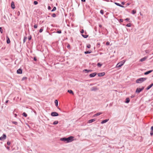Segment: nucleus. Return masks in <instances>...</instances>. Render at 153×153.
I'll return each instance as SVG.
<instances>
[{"label":"nucleus","instance_id":"obj_1","mask_svg":"<svg viewBox=\"0 0 153 153\" xmlns=\"http://www.w3.org/2000/svg\"><path fill=\"white\" fill-rule=\"evenodd\" d=\"M74 137L73 136H71L68 138L63 137L60 138V140L62 141L65 142L66 143H69L72 142L73 140V139Z\"/></svg>","mask_w":153,"mask_h":153},{"label":"nucleus","instance_id":"obj_2","mask_svg":"<svg viewBox=\"0 0 153 153\" xmlns=\"http://www.w3.org/2000/svg\"><path fill=\"white\" fill-rule=\"evenodd\" d=\"M147 79L146 78H141L136 80V82L137 83H140L145 81Z\"/></svg>","mask_w":153,"mask_h":153},{"label":"nucleus","instance_id":"obj_3","mask_svg":"<svg viewBox=\"0 0 153 153\" xmlns=\"http://www.w3.org/2000/svg\"><path fill=\"white\" fill-rule=\"evenodd\" d=\"M123 61L118 63H117L116 66V68H120L125 63V61Z\"/></svg>","mask_w":153,"mask_h":153},{"label":"nucleus","instance_id":"obj_4","mask_svg":"<svg viewBox=\"0 0 153 153\" xmlns=\"http://www.w3.org/2000/svg\"><path fill=\"white\" fill-rule=\"evenodd\" d=\"M144 87H142L141 88H137L135 91V92L137 93H139L142 91L144 89Z\"/></svg>","mask_w":153,"mask_h":153},{"label":"nucleus","instance_id":"obj_5","mask_svg":"<svg viewBox=\"0 0 153 153\" xmlns=\"http://www.w3.org/2000/svg\"><path fill=\"white\" fill-rule=\"evenodd\" d=\"M51 115L52 117H56L59 116V114L56 112H53L51 113Z\"/></svg>","mask_w":153,"mask_h":153},{"label":"nucleus","instance_id":"obj_6","mask_svg":"<svg viewBox=\"0 0 153 153\" xmlns=\"http://www.w3.org/2000/svg\"><path fill=\"white\" fill-rule=\"evenodd\" d=\"M6 138V135L5 134H4L2 136L0 137V140H5Z\"/></svg>","mask_w":153,"mask_h":153},{"label":"nucleus","instance_id":"obj_7","mask_svg":"<svg viewBox=\"0 0 153 153\" xmlns=\"http://www.w3.org/2000/svg\"><path fill=\"white\" fill-rule=\"evenodd\" d=\"M98 89L97 87V86L93 87L91 88V91H96Z\"/></svg>","mask_w":153,"mask_h":153},{"label":"nucleus","instance_id":"obj_8","mask_svg":"<svg viewBox=\"0 0 153 153\" xmlns=\"http://www.w3.org/2000/svg\"><path fill=\"white\" fill-rule=\"evenodd\" d=\"M97 74V73L95 72L93 73L90 74L89 75V76L90 77H94Z\"/></svg>","mask_w":153,"mask_h":153},{"label":"nucleus","instance_id":"obj_9","mask_svg":"<svg viewBox=\"0 0 153 153\" xmlns=\"http://www.w3.org/2000/svg\"><path fill=\"white\" fill-rule=\"evenodd\" d=\"M105 74V72H102V73H100L98 74L97 75L99 77L102 76H104Z\"/></svg>","mask_w":153,"mask_h":153},{"label":"nucleus","instance_id":"obj_10","mask_svg":"<svg viewBox=\"0 0 153 153\" xmlns=\"http://www.w3.org/2000/svg\"><path fill=\"white\" fill-rule=\"evenodd\" d=\"M148 56H146L144 57L143 58H142V59H140V62H143L144 61H145L147 58Z\"/></svg>","mask_w":153,"mask_h":153},{"label":"nucleus","instance_id":"obj_11","mask_svg":"<svg viewBox=\"0 0 153 153\" xmlns=\"http://www.w3.org/2000/svg\"><path fill=\"white\" fill-rule=\"evenodd\" d=\"M22 69L21 68H19L17 71V73L18 74H22Z\"/></svg>","mask_w":153,"mask_h":153},{"label":"nucleus","instance_id":"obj_12","mask_svg":"<svg viewBox=\"0 0 153 153\" xmlns=\"http://www.w3.org/2000/svg\"><path fill=\"white\" fill-rule=\"evenodd\" d=\"M11 6L12 8L13 9H14L15 8L14 3V2H13V1L12 2Z\"/></svg>","mask_w":153,"mask_h":153},{"label":"nucleus","instance_id":"obj_13","mask_svg":"<svg viewBox=\"0 0 153 153\" xmlns=\"http://www.w3.org/2000/svg\"><path fill=\"white\" fill-rule=\"evenodd\" d=\"M152 71H153L152 70H151L148 71H146V72H145L144 73V74L145 75L148 74H149V73H151V72H152Z\"/></svg>","mask_w":153,"mask_h":153},{"label":"nucleus","instance_id":"obj_14","mask_svg":"<svg viewBox=\"0 0 153 153\" xmlns=\"http://www.w3.org/2000/svg\"><path fill=\"white\" fill-rule=\"evenodd\" d=\"M102 114V112H98V113L95 114L94 115H93V117H97V116H98L99 115L101 114Z\"/></svg>","mask_w":153,"mask_h":153},{"label":"nucleus","instance_id":"obj_15","mask_svg":"<svg viewBox=\"0 0 153 153\" xmlns=\"http://www.w3.org/2000/svg\"><path fill=\"white\" fill-rule=\"evenodd\" d=\"M108 120H109V119H108L105 120H102L101 122V124L107 122H108Z\"/></svg>","mask_w":153,"mask_h":153},{"label":"nucleus","instance_id":"obj_16","mask_svg":"<svg viewBox=\"0 0 153 153\" xmlns=\"http://www.w3.org/2000/svg\"><path fill=\"white\" fill-rule=\"evenodd\" d=\"M114 4L116 5H117L118 6H119V7H124V6H123V5H121V4H119V3H117V2H115L114 3Z\"/></svg>","mask_w":153,"mask_h":153},{"label":"nucleus","instance_id":"obj_17","mask_svg":"<svg viewBox=\"0 0 153 153\" xmlns=\"http://www.w3.org/2000/svg\"><path fill=\"white\" fill-rule=\"evenodd\" d=\"M153 85V83H152L150 85H149V86H148L147 88H146V89L147 90H148L149 89H150L152 86Z\"/></svg>","mask_w":153,"mask_h":153},{"label":"nucleus","instance_id":"obj_18","mask_svg":"<svg viewBox=\"0 0 153 153\" xmlns=\"http://www.w3.org/2000/svg\"><path fill=\"white\" fill-rule=\"evenodd\" d=\"M96 120L95 119H93L91 120H90L88 121V123H92L93 122H94Z\"/></svg>","mask_w":153,"mask_h":153},{"label":"nucleus","instance_id":"obj_19","mask_svg":"<svg viewBox=\"0 0 153 153\" xmlns=\"http://www.w3.org/2000/svg\"><path fill=\"white\" fill-rule=\"evenodd\" d=\"M68 92L70 94H71L73 95L74 94V93L73 91L71 90H68Z\"/></svg>","mask_w":153,"mask_h":153},{"label":"nucleus","instance_id":"obj_20","mask_svg":"<svg viewBox=\"0 0 153 153\" xmlns=\"http://www.w3.org/2000/svg\"><path fill=\"white\" fill-rule=\"evenodd\" d=\"M54 103L56 107L58 106V101L57 100H56L54 101Z\"/></svg>","mask_w":153,"mask_h":153},{"label":"nucleus","instance_id":"obj_21","mask_svg":"<svg viewBox=\"0 0 153 153\" xmlns=\"http://www.w3.org/2000/svg\"><path fill=\"white\" fill-rule=\"evenodd\" d=\"M92 71V70H88L87 69H85L83 70L84 71H86V73H88L89 72H91Z\"/></svg>","mask_w":153,"mask_h":153},{"label":"nucleus","instance_id":"obj_22","mask_svg":"<svg viewBox=\"0 0 153 153\" xmlns=\"http://www.w3.org/2000/svg\"><path fill=\"white\" fill-rule=\"evenodd\" d=\"M129 101H130L129 98L128 97V98H126V101L125 102V103H128L129 102Z\"/></svg>","mask_w":153,"mask_h":153},{"label":"nucleus","instance_id":"obj_23","mask_svg":"<svg viewBox=\"0 0 153 153\" xmlns=\"http://www.w3.org/2000/svg\"><path fill=\"white\" fill-rule=\"evenodd\" d=\"M91 52V50L90 51H85L84 52V53L85 54H87L88 53H90Z\"/></svg>","mask_w":153,"mask_h":153},{"label":"nucleus","instance_id":"obj_24","mask_svg":"<svg viewBox=\"0 0 153 153\" xmlns=\"http://www.w3.org/2000/svg\"><path fill=\"white\" fill-rule=\"evenodd\" d=\"M82 36L85 38H87L88 37V35L82 34Z\"/></svg>","mask_w":153,"mask_h":153},{"label":"nucleus","instance_id":"obj_25","mask_svg":"<svg viewBox=\"0 0 153 153\" xmlns=\"http://www.w3.org/2000/svg\"><path fill=\"white\" fill-rule=\"evenodd\" d=\"M58 123H59V122L58 121H55L53 122V124L54 125H56V124H58Z\"/></svg>","mask_w":153,"mask_h":153},{"label":"nucleus","instance_id":"obj_26","mask_svg":"<svg viewBox=\"0 0 153 153\" xmlns=\"http://www.w3.org/2000/svg\"><path fill=\"white\" fill-rule=\"evenodd\" d=\"M102 65V64L100 63V62L98 63L97 64V66L99 67H101Z\"/></svg>","mask_w":153,"mask_h":153},{"label":"nucleus","instance_id":"obj_27","mask_svg":"<svg viewBox=\"0 0 153 153\" xmlns=\"http://www.w3.org/2000/svg\"><path fill=\"white\" fill-rule=\"evenodd\" d=\"M22 115L23 116L26 117L27 116V114L25 112H24L22 114Z\"/></svg>","mask_w":153,"mask_h":153},{"label":"nucleus","instance_id":"obj_28","mask_svg":"<svg viewBox=\"0 0 153 153\" xmlns=\"http://www.w3.org/2000/svg\"><path fill=\"white\" fill-rule=\"evenodd\" d=\"M136 10H133L132 11V13L133 14H134L136 13Z\"/></svg>","mask_w":153,"mask_h":153},{"label":"nucleus","instance_id":"obj_29","mask_svg":"<svg viewBox=\"0 0 153 153\" xmlns=\"http://www.w3.org/2000/svg\"><path fill=\"white\" fill-rule=\"evenodd\" d=\"M56 10V8L55 7H54L53 9L51 10V12H53L54 11H55Z\"/></svg>","mask_w":153,"mask_h":153},{"label":"nucleus","instance_id":"obj_30","mask_svg":"<svg viewBox=\"0 0 153 153\" xmlns=\"http://www.w3.org/2000/svg\"><path fill=\"white\" fill-rule=\"evenodd\" d=\"M7 44H9L10 43V39H7Z\"/></svg>","mask_w":153,"mask_h":153},{"label":"nucleus","instance_id":"obj_31","mask_svg":"<svg viewBox=\"0 0 153 153\" xmlns=\"http://www.w3.org/2000/svg\"><path fill=\"white\" fill-rule=\"evenodd\" d=\"M126 26L128 27H130L131 26V23L128 24L126 25Z\"/></svg>","mask_w":153,"mask_h":153},{"label":"nucleus","instance_id":"obj_32","mask_svg":"<svg viewBox=\"0 0 153 153\" xmlns=\"http://www.w3.org/2000/svg\"><path fill=\"white\" fill-rule=\"evenodd\" d=\"M43 28H41L40 29L39 32L40 33H41L42 32V31H43Z\"/></svg>","mask_w":153,"mask_h":153},{"label":"nucleus","instance_id":"obj_33","mask_svg":"<svg viewBox=\"0 0 153 153\" xmlns=\"http://www.w3.org/2000/svg\"><path fill=\"white\" fill-rule=\"evenodd\" d=\"M51 16L53 17H56V15L55 13H53L52 14Z\"/></svg>","mask_w":153,"mask_h":153},{"label":"nucleus","instance_id":"obj_34","mask_svg":"<svg viewBox=\"0 0 153 153\" xmlns=\"http://www.w3.org/2000/svg\"><path fill=\"white\" fill-rule=\"evenodd\" d=\"M27 79V78L26 77H24L22 79V80L23 81L25 79Z\"/></svg>","mask_w":153,"mask_h":153},{"label":"nucleus","instance_id":"obj_35","mask_svg":"<svg viewBox=\"0 0 153 153\" xmlns=\"http://www.w3.org/2000/svg\"><path fill=\"white\" fill-rule=\"evenodd\" d=\"M100 13L101 14L103 15L104 13L103 10H101L100 11Z\"/></svg>","mask_w":153,"mask_h":153},{"label":"nucleus","instance_id":"obj_36","mask_svg":"<svg viewBox=\"0 0 153 153\" xmlns=\"http://www.w3.org/2000/svg\"><path fill=\"white\" fill-rule=\"evenodd\" d=\"M91 46L90 44H88L87 45V47L88 48H91Z\"/></svg>","mask_w":153,"mask_h":153},{"label":"nucleus","instance_id":"obj_37","mask_svg":"<svg viewBox=\"0 0 153 153\" xmlns=\"http://www.w3.org/2000/svg\"><path fill=\"white\" fill-rule=\"evenodd\" d=\"M150 134L151 136H153V131L151 130L150 132Z\"/></svg>","mask_w":153,"mask_h":153},{"label":"nucleus","instance_id":"obj_38","mask_svg":"<svg viewBox=\"0 0 153 153\" xmlns=\"http://www.w3.org/2000/svg\"><path fill=\"white\" fill-rule=\"evenodd\" d=\"M33 3L34 5H36L38 4V2L36 1H34Z\"/></svg>","mask_w":153,"mask_h":153},{"label":"nucleus","instance_id":"obj_39","mask_svg":"<svg viewBox=\"0 0 153 153\" xmlns=\"http://www.w3.org/2000/svg\"><path fill=\"white\" fill-rule=\"evenodd\" d=\"M12 123L13 124H14L15 125H17L18 124V123L17 122L15 121H12Z\"/></svg>","mask_w":153,"mask_h":153},{"label":"nucleus","instance_id":"obj_40","mask_svg":"<svg viewBox=\"0 0 153 153\" xmlns=\"http://www.w3.org/2000/svg\"><path fill=\"white\" fill-rule=\"evenodd\" d=\"M37 26H38L37 25H36V24H35L34 26V27L35 28H37Z\"/></svg>","mask_w":153,"mask_h":153},{"label":"nucleus","instance_id":"obj_41","mask_svg":"<svg viewBox=\"0 0 153 153\" xmlns=\"http://www.w3.org/2000/svg\"><path fill=\"white\" fill-rule=\"evenodd\" d=\"M0 32L1 33H2L3 32V30L1 27H0Z\"/></svg>","mask_w":153,"mask_h":153},{"label":"nucleus","instance_id":"obj_42","mask_svg":"<svg viewBox=\"0 0 153 153\" xmlns=\"http://www.w3.org/2000/svg\"><path fill=\"white\" fill-rule=\"evenodd\" d=\"M7 144L8 145H10V142L9 141H7Z\"/></svg>","mask_w":153,"mask_h":153},{"label":"nucleus","instance_id":"obj_43","mask_svg":"<svg viewBox=\"0 0 153 153\" xmlns=\"http://www.w3.org/2000/svg\"><path fill=\"white\" fill-rule=\"evenodd\" d=\"M33 60L35 61H37V59H36V57H33Z\"/></svg>","mask_w":153,"mask_h":153},{"label":"nucleus","instance_id":"obj_44","mask_svg":"<svg viewBox=\"0 0 153 153\" xmlns=\"http://www.w3.org/2000/svg\"><path fill=\"white\" fill-rule=\"evenodd\" d=\"M57 33H61V30H59L57 31Z\"/></svg>","mask_w":153,"mask_h":153},{"label":"nucleus","instance_id":"obj_45","mask_svg":"<svg viewBox=\"0 0 153 153\" xmlns=\"http://www.w3.org/2000/svg\"><path fill=\"white\" fill-rule=\"evenodd\" d=\"M84 32V30L83 29H82L81 30V31H80V33H83Z\"/></svg>","mask_w":153,"mask_h":153},{"label":"nucleus","instance_id":"obj_46","mask_svg":"<svg viewBox=\"0 0 153 153\" xmlns=\"http://www.w3.org/2000/svg\"><path fill=\"white\" fill-rule=\"evenodd\" d=\"M130 20V19L129 18H127L126 19H125V20L126 21H128Z\"/></svg>","mask_w":153,"mask_h":153},{"label":"nucleus","instance_id":"obj_47","mask_svg":"<svg viewBox=\"0 0 153 153\" xmlns=\"http://www.w3.org/2000/svg\"><path fill=\"white\" fill-rule=\"evenodd\" d=\"M48 10H50L51 9V7L50 6H48Z\"/></svg>","mask_w":153,"mask_h":153},{"label":"nucleus","instance_id":"obj_48","mask_svg":"<svg viewBox=\"0 0 153 153\" xmlns=\"http://www.w3.org/2000/svg\"><path fill=\"white\" fill-rule=\"evenodd\" d=\"M123 20L122 19H120L119 20V21L120 22H123Z\"/></svg>","mask_w":153,"mask_h":153},{"label":"nucleus","instance_id":"obj_49","mask_svg":"<svg viewBox=\"0 0 153 153\" xmlns=\"http://www.w3.org/2000/svg\"><path fill=\"white\" fill-rule=\"evenodd\" d=\"M6 148H7V149L8 150H10V147L7 146V147H6Z\"/></svg>","mask_w":153,"mask_h":153},{"label":"nucleus","instance_id":"obj_50","mask_svg":"<svg viewBox=\"0 0 153 153\" xmlns=\"http://www.w3.org/2000/svg\"><path fill=\"white\" fill-rule=\"evenodd\" d=\"M110 44V43L109 42H107L106 43V45H108Z\"/></svg>","mask_w":153,"mask_h":153},{"label":"nucleus","instance_id":"obj_51","mask_svg":"<svg viewBox=\"0 0 153 153\" xmlns=\"http://www.w3.org/2000/svg\"><path fill=\"white\" fill-rule=\"evenodd\" d=\"M130 3H127L126 4V6H128L129 5H130Z\"/></svg>","mask_w":153,"mask_h":153},{"label":"nucleus","instance_id":"obj_52","mask_svg":"<svg viewBox=\"0 0 153 153\" xmlns=\"http://www.w3.org/2000/svg\"><path fill=\"white\" fill-rule=\"evenodd\" d=\"M27 39H23V43H24L26 42Z\"/></svg>","mask_w":153,"mask_h":153},{"label":"nucleus","instance_id":"obj_53","mask_svg":"<svg viewBox=\"0 0 153 153\" xmlns=\"http://www.w3.org/2000/svg\"><path fill=\"white\" fill-rule=\"evenodd\" d=\"M67 47V48H70V45L68 44Z\"/></svg>","mask_w":153,"mask_h":153},{"label":"nucleus","instance_id":"obj_54","mask_svg":"<svg viewBox=\"0 0 153 153\" xmlns=\"http://www.w3.org/2000/svg\"><path fill=\"white\" fill-rule=\"evenodd\" d=\"M151 129L152 131H153V126H152L151 127Z\"/></svg>","mask_w":153,"mask_h":153},{"label":"nucleus","instance_id":"obj_55","mask_svg":"<svg viewBox=\"0 0 153 153\" xmlns=\"http://www.w3.org/2000/svg\"><path fill=\"white\" fill-rule=\"evenodd\" d=\"M134 95H132L131 96V98H134Z\"/></svg>","mask_w":153,"mask_h":153},{"label":"nucleus","instance_id":"obj_56","mask_svg":"<svg viewBox=\"0 0 153 153\" xmlns=\"http://www.w3.org/2000/svg\"><path fill=\"white\" fill-rule=\"evenodd\" d=\"M121 4H123V5H124V4H125V2H123V1L122 2H121Z\"/></svg>","mask_w":153,"mask_h":153},{"label":"nucleus","instance_id":"obj_57","mask_svg":"<svg viewBox=\"0 0 153 153\" xmlns=\"http://www.w3.org/2000/svg\"><path fill=\"white\" fill-rule=\"evenodd\" d=\"M9 100H7L5 102V103H7L8 102Z\"/></svg>","mask_w":153,"mask_h":153},{"label":"nucleus","instance_id":"obj_58","mask_svg":"<svg viewBox=\"0 0 153 153\" xmlns=\"http://www.w3.org/2000/svg\"><path fill=\"white\" fill-rule=\"evenodd\" d=\"M81 1L82 2H85V0H81Z\"/></svg>","mask_w":153,"mask_h":153},{"label":"nucleus","instance_id":"obj_59","mask_svg":"<svg viewBox=\"0 0 153 153\" xmlns=\"http://www.w3.org/2000/svg\"><path fill=\"white\" fill-rule=\"evenodd\" d=\"M100 45V42H98V43H97V45Z\"/></svg>","mask_w":153,"mask_h":153},{"label":"nucleus","instance_id":"obj_60","mask_svg":"<svg viewBox=\"0 0 153 153\" xmlns=\"http://www.w3.org/2000/svg\"><path fill=\"white\" fill-rule=\"evenodd\" d=\"M18 15L19 16V14H20V12H18Z\"/></svg>","mask_w":153,"mask_h":153},{"label":"nucleus","instance_id":"obj_61","mask_svg":"<svg viewBox=\"0 0 153 153\" xmlns=\"http://www.w3.org/2000/svg\"><path fill=\"white\" fill-rule=\"evenodd\" d=\"M57 107V108L59 109V110H61L60 108H59L58 106Z\"/></svg>","mask_w":153,"mask_h":153},{"label":"nucleus","instance_id":"obj_62","mask_svg":"<svg viewBox=\"0 0 153 153\" xmlns=\"http://www.w3.org/2000/svg\"><path fill=\"white\" fill-rule=\"evenodd\" d=\"M28 38H31V36H29V37H28Z\"/></svg>","mask_w":153,"mask_h":153},{"label":"nucleus","instance_id":"obj_63","mask_svg":"<svg viewBox=\"0 0 153 153\" xmlns=\"http://www.w3.org/2000/svg\"><path fill=\"white\" fill-rule=\"evenodd\" d=\"M99 26H100V27H102V25H99Z\"/></svg>","mask_w":153,"mask_h":153},{"label":"nucleus","instance_id":"obj_64","mask_svg":"<svg viewBox=\"0 0 153 153\" xmlns=\"http://www.w3.org/2000/svg\"><path fill=\"white\" fill-rule=\"evenodd\" d=\"M24 39L27 38V37H24Z\"/></svg>","mask_w":153,"mask_h":153}]
</instances>
